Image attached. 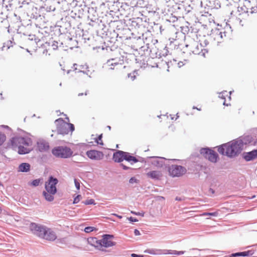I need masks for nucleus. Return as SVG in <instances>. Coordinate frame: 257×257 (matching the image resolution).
I'll list each match as a JSON object with an SVG mask.
<instances>
[{
  "instance_id": "f257e3e1",
  "label": "nucleus",
  "mask_w": 257,
  "mask_h": 257,
  "mask_svg": "<svg viewBox=\"0 0 257 257\" xmlns=\"http://www.w3.org/2000/svg\"><path fill=\"white\" fill-rule=\"evenodd\" d=\"M253 137L249 135H244L238 138L216 147L217 152L222 156H225L229 159H234L238 157L246 146L252 142Z\"/></svg>"
},
{
  "instance_id": "f03ea898",
  "label": "nucleus",
  "mask_w": 257,
  "mask_h": 257,
  "mask_svg": "<svg viewBox=\"0 0 257 257\" xmlns=\"http://www.w3.org/2000/svg\"><path fill=\"white\" fill-rule=\"evenodd\" d=\"M29 229L32 233L40 239L53 241L57 239V235L51 228L43 224L31 222Z\"/></svg>"
},
{
  "instance_id": "7ed1b4c3",
  "label": "nucleus",
  "mask_w": 257,
  "mask_h": 257,
  "mask_svg": "<svg viewBox=\"0 0 257 257\" xmlns=\"http://www.w3.org/2000/svg\"><path fill=\"white\" fill-rule=\"evenodd\" d=\"M58 182V179L53 175L49 176L45 182V191L42 192V195L47 201L51 202L54 200V196L58 191L57 185Z\"/></svg>"
},
{
  "instance_id": "20e7f679",
  "label": "nucleus",
  "mask_w": 257,
  "mask_h": 257,
  "mask_svg": "<svg viewBox=\"0 0 257 257\" xmlns=\"http://www.w3.org/2000/svg\"><path fill=\"white\" fill-rule=\"evenodd\" d=\"M51 153L56 158L61 159H68L78 155V153L73 154L71 149L66 146H56L52 149Z\"/></svg>"
},
{
  "instance_id": "39448f33",
  "label": "nucleus",
  "mask_w": 257,
  "mask_h": 257,
  "mask_svg": "<svg viewBox=\"0 0 257 257\" xmlns=\"http://www.w3.org/2000/svg\"><path fill=\"white\" fill-rule=\"evenodd\" d=\"M57 132L58 135H65L69 132L72 134L75 130L73 124L66 122L62 118H59L55 120Z\"/></svg>"
},
{
  "instance_id": "423d86ee",
  "label": "nucleus",
  "mask_w": 257,
  "mask_h": 257,
  "mask_svg": "<svg viewBox=\"0 0 257 257\" xmlns=\"http://www.w3.org/2000/svg\"><path fill=\"white\" fill-rule=\"evenodd\" d=\"M71 28L70 22L68 20L66 21H62L60 25H55L51 27L50 35L51 36L55 35L59 36L61 35L67 34L69 32Z\"/></svg>"
},
{
  "instance_id": "0eeeda50",
  "label": "nucleus",
  "mask_w": 257,
  "mask_h": 257,
  "mask_svg": "<svg viewBox=\"0 0 257 257\" xmlns=\"http://www.w3.org/2000/svg\"><path fill=\"white\" fill-rule=\"evenodd\" d=\"M200 154L194 153L191 155L190 159L186 162V166L188 170L195 172L201 170L203 165L199 162Z\"/></svg>"
},
{
  "instance_id": "6e6552de",
  "label": "nucleus",
  "mask_w": 257,
  "mask_h": 257,
  "mask_svg": "<svg viewBox=\"0 0 257 257\" xmlns=\"http://www.w3.org/2000/svg\"><path fill=\"white\" fill-rule=\"evenodd\" d=\"M199 153L200 155H202L205 159L211 163H216L219 160L218 153L210 148L207 147L201 148Z\"/></svg>"
},
{
  "instance_id": "1a4fd4ad",
  "label": "nucleus",
  "mask_w": 257,
  "mask_h": 257,
  "mask_svg": "<svg viewBox=\"0 0 257 257\" xmlns=\"http://www.w3.org/2000/svg\"><path fill=\"white\" fill-rule=\"evenodd\" d=\"M167 169L169 175L172 177H180L187 172L186 168L181 165H168Z\"/></svg>"
},
{
  "instance_id": "9d476101",
  "label": "nucleus",
  "mask_w": 257,
  "mask_h": 257,
  "mask_svg": "<svg viewBox=\"0 0 257 257\" xmlns=\"http://www.w3.org/2000/svg\"><path fill=\"white\" fill-rule=\"evenodd\" d=\"M23 145L26 146H31L33 144L32 140L28 137H14L11 138L12 148L15 150L18 145Z\"/></svg>"
},
{
  "instance_id": "9b49d317",
  "label": "nucleus",
  "mask_w": 257,
  "mask_h": 257,
  "mask_svg": "<svg viewBox=\"0 0 257 257\" xmlns=\"http://www.w3.org/2000/svg\"><path fill=\"white\" fill-rule=\"evenodd\" d=\"M117 25L116 26V29L113 30V32L112 33V37H115L116 38H119L120 39H122L124 38V36H123V32L128 31V29L124 28L125 27H127V25L125 24V22L124 20H120L119 21H116Z\"/></svg>"
},
{
  "instance_id": "f8f14e48",
  "label": "nucleus",
  "mask_w": 257,
  "mask_h": 257,
  "mask_svg": "<svg viewBox=\"0 0 257 257\" xmlns=\"http://www.w3.org/2000/svg\"><path fill=\"white\" fill-rule=\"evenodd\" d=\"M125 152L121 150H116L113 153L112 155V160L115 163H120L119 166L124 170H128L130 169H133V168L126 166L122 162L124 161Z\"/></svg>"
},
{
  "instance_id": "ddd939ff",
  "label": "nucleus",
  "mask_w": 257,
  "mask_h": 257,
  "mask_svg": "<svg viewBox=\"0 0 257 257\" xmlns=\"http://www.w3.org/2000/svg\"><path fill=\"white\" fill-rule=\"evenodd\" d=\"M114 238V236L113 234H103L102 235L101 248L102 247L108 248L115 245L116 243L110 240Z\"/></svg>"
},
{
  "instance_id": "4468645a",
  "label": "nucleus",
  "mask_w": 257,
  "mask_h": 257,
  "mask_svg": "<svg viewBox=\"0 0 257 257\" xmlns=\"http://www.w3.org/2000/svg\"><path fill=\"white\" fill-rule=\"evenodd\" d=\"M147 159H153L151 162V164L157 167V168H162L163 166H165V168H167L168 166H167L164 162V160H167V159L164 157H158V156H151L148 157Z\"/></svg>"
},
{
  "instance_id": "2eb2a0df",
  "label": "nucleus",
  "mask_w": 257,
  "mask_h": 257,
  "mask_svg": "<svg viewBox=\"0 0 257 257\" xmlns=\"http://www.w3.org/2000/svg\"><path fill=\"white\" fill-rule=\"evenodd\" d=\"M87 157L92 160H100L104 157L102 152L96 150H90L86 152Z\"/></svg>"
},
{
  "instance_id": "dca6fc26",
  "label": "nucleus",
  "mask_w": 257,
  "mask_h": 257,
  "mask_svg": "<svg viewBox=\"0 0 257 257\" xmlns=\"http://www.w3.org/2000/svg\"><path fill=\"white\" fill-rule=\"evenodd\" d=\"M119 0H113L112 1H107V7L110 10V13H116L118 11H122L120 8L121 5Z\"/></svg>"
},
{
  "instance_id": "f3484780",
  "label": "nucleus",
  "mask_w": 257,
  "mask_h": 257,
  "mask_svg": "<svg viewBox=\"0 0 257 257\" xmlns=\"http://www.w3.org/2000/svg\"><path fill=\"white\" fill-rule=\"evenodd\" d=\"M241 154L242 158L246 162L252 161L257 159V149L249 152H243Z\"/></svg>"
},
{
  "instance_id": "a211bd4d",
  "label": "nucleus",
  "mask_w": 257,
  "mask_h": 257,
  "mask_svg": "<svg viewBox=\"0 0 257 257\" xmlns=\"http://www.w3.org/2000/svg\"><path fill=\"white\" fill-rule=\"evenodd\" d=\"M226 34L225 31H222L221 30L216 28L211 30L209 35L213 38L214 40H218L219 38L222 39L224 37H226Z\"/></svg>"
},
{
  "instance_id": "6ab92c4d",
  "label": "nucleus",
  "mask_w": 257,
  "mask_h": 257,
  "mask_svg": "<svg viewBox=\"0 0 257 257\" xmlns=\"http://www.w3.org/2000/svg\"><path fill=\"white\" fill-rule=\"evenodd\" d=\"M87 240L88 243L90 245L99 250H103V249H101V239H98L96 237H90L87 238Z\"/></svg>"
},
{
  "instance_id": "aec40b11",
  "label": "nucleus",
  "mask_w": 257,
  "mask_h": 257,
  "mask_svg": "<svg viewBox=\"0 0 257 257\" xmlns=\"http://www.w3.org/2000/svg\"><path fill=\"white\" fill-rule=\"evenodd\" d=\"M254 253V250L252 249L247 250L243 251H239L234 253H232L229 255L228 257H245L250 256L253 255ZM224 257H227L226 256Z\"/></svg>"
},
{
  "instance_id": "412c9836",
  "label": "nucleus",
  "mask_w": 257,
  "mask_h": 257,
  "mask_svg": "<svg viewBox=\"0 0 257 257\" xmlns=\"http://www.w3.org/2000/svg\"><path fill=\"white\" fill-rule=\"evenodd\" d=\"M136 0H127L126 2H121V5L120 8L124 11H130L131 8L135 7V5H137Z\"/></svg>"
},
{
  "instance_id": "4be33fe9",
  "label": "nucleus",
  "mask_w": 257,
  "mask_h": 257,
  "mask_svg": "<svg viewBox=\"0 0 257 257\" xmlns=\"http://www.w3.org/2000/svg\"><path fill=\"white\" fill-rule=\"evenodd\" d=\"M44 14L41 7L39 9L36 7H33L31 10L30 18L33 19L37 20Z\"/></svg>"
},
{
  "instance_id": "5701e85b",
  "label": "nucleus",
  "mask_w": 257,
  "mask_h": 257,
  "mask_svg": "<svg viewBox=\"0 0 257 257\" xmlns=\"http://www.w3.org/2000/svg\"><path fill=\"white\" fill-rule=\"evenodd\" d=\"M53 2V0H46L44 5L41 7L43 13L45 11L46 12H50L55 10V7L51 5Z\"/></svg>"
},
{
  "instance_id": "b1692460",
  "label": "nucleus",
  "mask_w": 257,
  "mask_h": 257,
  "mask_svg": "<svg viewBox=\"0 0 257 257\" xmlns=\"http://www.w3.org/2000/svg\"><path fill=\"white\" fill-rule=\"evenodd\" d=\"M31 169V165L26 162L20 163L17 168L18 172L28 173L30 171Z\"/></svg>"
},
{
  "instance_id": "393cba45",
  "label": "nucleus",
  "mask_w": 257,
  "mask_h": 257,
  "mask_svg": "<svg viewBox=\"0 0 257 257\" xmlns=\"http://www.w3.org/2000/svg\"><path fill=\"white\" fill-rule=\"evenodd\" d=\"M147 176L154 180H160L162 176V173L159 171H151L147 173Z\"/></svg>"
},
{
  "instance_id": "a878e982",
  "label": "nucleus",
  "mask_w": 257,
  "mask_h": 257,
  "mask_svg": "<svg viewBox=\"0 0 257 257\" xmlns=\"http://www.w3.org/2000/svg\"><path fill=\"white\" fill-rule=\"evenodd\" d=\"M147 46V49H146V51H149L150 52V56L152 58L154 59L155 58H157L159 57V58L162 57V53L159 52L158 50V49H156V48H152L150 49L149 46V44H147L146 45ZM146 49H144V51H145Z\"/></svg>"
},
{
  "instance_id": "bb28decb",
  "label": "nucleus",
  "mask_w": 257,
  "mask_h": 257,
  "mask_svg": "<svg viewBox=\"0 0 257 257\" xmlns=\"http://www.w3.org/2000/svg\"><path fill=\"white\" fill-rule=\"evenodd\" d=\"M37 147L40 152H46L50 149L49 144L44 140L37 142Z\"/></svg>"
},
{
  "instance_id": "cd10ccee",
  "label": "nucleus",
  "mask_w": 257,
  "mask_h": 257,
  "mask_svg": "<svg viewBox=\"0 0 257 257\" xmlns=\"http://www.w3.org/2000/svg\"><path fill=\"white\" fill-rule=\"evenodd\" d=\"M124 161L129 163L131 165L135 164L137 161L136 156H134L133 154L129 152H125Z\"/></svg>"
},
{
  "instance_id": "c85d7f7f",
  "label": "nucleus",
  "mask_w": 257,
  "mask_h": 257,
  "mask_svg": "<svg viewBox=\"0 0 257 257\" xmlns=\"http://www.w3.org/2000/svg\"><path fill=\"white\" fill-rule=\"evenodd\" d=\"M17 148L18 149V153L20 155L28 154L33 150L32 149L28 148L22 145H18Z\"/></svg>"
},
{
  "instance_id": "c756f323",
  "label": "nucleus",
  "mask_w": 257,
  "mask_h": 257,
  "mask_svg": "<svg viewBox=\"0 0 257 257\" xmlns=\"http://www.w3.org/2000/svg\"><path fill=\"white\" fill-rule=\"evenodd\" d=\"M90 147V145L86 143H78L75 145V148L80 152H81V153H83L84 151Z\"/></svg>"
},
{
  "instance_id": "7c9ffc66",
  "label": "nucleus",
  "mask_w": 257,
  "mask_h": 257,
  "mask_svg": "<svg viewBox=\"0 0 257 257\" xmlns=\"http://www.w3.org/2000/svg\"><path fill=\"white\" fill-rule=\"evenodd\" d=\"M11 139L10 140L9 142H8L6 144H5L3 147H1L0 148V154L2 156H4L5 158L7 157L5 155V154L8 149H9L11 147L12 148V145H11Z\"/></svg>"
},
{
  "instance_id": "2f4dec72",
  "label": "nucleus",
  "mask_w": 257,
  "mask_h": 257,
  "mask_svg": "<svg viewBox=\"0 0 257 257\" xmlns=\"http://www.w3.org/2000/svg\"><path fill=\"white\" fill-rule=\"evenodd\" d=\"M108 48H109V47L106 45L105 42H103L101 46L93 47L92 49L99 52L100 51L107 50Z\"/></svg>"
},
{
  "instance_id": "473e14b6",
  "label": "nucleus",
  "mask_w": 257,
  "mask_h": 257,
  "mask_svg": "<svg viewBox=\"0 0 257 257\" xmlns=\"http://www.w3.org/2000/svg\"><path fill=\"white\" fill-rule=\"evenodd\" d=\"M130 21H131V25L132 26H133L135 28H136V27L140 28V26L141 25L139 24V21L141 22V20L140 18H137L136 19L134 18L132 20H130Z\"/></svg>"
},
{
  "instance_id": "72a5a7b5",
  "label": "nucleus",
  "mask_w": 257,
  "mask_h": 257,
  "mask_svg": "<svg viewBox=\"0 0 257 257\" xmlns=\"http://www.w3.org/2000/svg\"><path fill=\"white\" fill-rule=\"evenodd\" d=\"M168 254H174L177 255H182L185 253V251H177L176 250L168 249Z\"/></svg>"
},
{
  "instance_id": "f704fd0d",
  "label": "nucleus",
  "mask_w": 257,
  "mask_h": 257,
  "mask_svg": "<svg viewBox=\"0 0 257 257\" xmlns=\"http://www.w3.org/2000/svg\"><path fill=\"white\" fill-rule=\"evenodd\" d=\"M202 48H203V46L202 44H197L194 50L192 51L193 53L196 55H200V51H201Z\"/></svg>"
},
{
  "instance_id": "c9c22d12",
  "label": "nucleus",
  "mask_w": 257,
  "mask_h": 257,
  "mask_svg": "<svg viewBox=\"0 0 257 257\" xmlns=\"http://www.w3.org/2000/svg\"><path fill=\"white\" fill-rule=\"evenodd\" d=\"M102 134H101L98 136L97 138L94 139V142L98 145L103 146V143L102 140Z\"/></svg>"
},
{
  "instance_id": "e433bc0d",
  "label": "nucleus",
  "mask_w": 257,
  "mask_h": 257,
  "mask_svg": "<svg viewBox=\"0 0 257 257\" xmlns=\"http://www.w3.org/2000/svg\"><path fill=\"white\" fill-rule=\"evenodd\" d=\"M42 180L43 179L42 178L34 179L30 183V185L33 187H37L40 185V183Z\"/></svg>"
},
{
  "instance_id": "4c0bfd02",
  "label": "nucleus",
  "mask_w": 257,
  "mask_h": 257,
  "mask_svg": "<svg viewBox=\"0 0 257 257\" xmlns=\"http://www.w3.org/2000/svg\"><path fill=\"white\" fill-rule=\"evenodd\" d=\"M168 249H155V255L168 254Z\"/></svg>"
},
{
  "instance_id": "58836bf2",
  "label": "nucleus",
  "mask_w": 257,
  "mask_h": 257,
  "mask_svg": "<svg viewBox=\"0 0 257 257\" xmlns=\"http://www.w3.org/2000/svg\"><path fill=\"white\" fill-rule=\"evenodd\" d=\"M96 230H97V228L96 227L90 226H86L84 229V231L86 233H90Z\"/></svg>"
},
{
  "instance_id": "ea45409f",
  "label": "nucleus",
  "mask_w": 257,
  "mask_h": 257,
  "mask_svg": "<svg viewBox=\"0 0 257 257\" xmlns=\"http://www.w3.org/2000/svg\"><path fill=\"white\" fill-rule=\"evenodd\" d=\"M75 8H77V13L78 14V18H81L84 15V9L80 7H75Z\"/></svg>"
},
{
  "instance_id": "a19ab883",
  "label": "nucleus",
  "mask_w": 257,
  "mask_h": 257,
  "mask_svg": "<svg viewBox=\"0 0 257 257\" xmlns=\"http://www.w3.org/2000/svg\"><path fill=\"white\" fill-rule=\"evenodd\" d=\"M137 5H135V7L143 8L145 7V2L143 0H136Z\"/></svg>"
},
{
  "instance_id": "79ce46f5",
  "label": "nucleus",
  "mask_w": 257,
  "mask_h": 257,
  "mask_svg": "<svg viewBox=\"0 0 257 257\" xmlns=\"http://www.w3.org/2000/svg\"><path fill=\"white\" fill-rule=\"evenodd\" d=\"M129 183L131 184H139L140 182V181L137 179L135 176L131 177V178L129 179Z\"/></svg>"
},
{
  "instance_id": "37998d69",
  "label": "nucleus",
  "mask_w": 257,
  "mask_h": 257,
  "mask_svg": "<svg viewBox=\"0 0 257 257\" xmlns=\"http://www.w3.org/2000/svg\"><path fill=\"white\" fill-rule=\"evenodd\" d=\"M82 203L86 205H95V200L93 199H90L86 200L84 201H82Z\"/></svg>"
},
{
  "instance_id": "c03bdc74",
  "label": "nucleus",
  "mask_w": 257,
  "mask_h": 257,
  "mask_svg": "<svg viewBox=\"0 0 257 257\" xmlns=\"http://www.w3.org/2000/svg\"><path fill=\"white\" fill-rule=\"evenodd\" d=\"M6 140V136L5 134L0 132V147L2 146Z\"/></svg>"
},
{
  "instance_id": "a18cd8bd",
  "label": "nucleus",
  "mask_w": 257,
  "mask_h": 257,
  "mask_svg": "<svg viewBox=\"0 0 257 257\" xmlns=\"http://www.w3.org/2000/svg\"><path fill=\"white\" fill-rule=\"evenodd\" d=\"M77 8H74L70 13V16L74 19L78 18V14L77 13Z\"/></svg>"
},
{
  "instance_id": "49530a36",
  "label": "nucleus",
  "mask_w": 257,
  "mask_h": 257,
  "mask_svg": "<svg viewBox=\"0 0 257 257\" xmlns=\"http://www.w3.org/2000/svg\"><path fill=\"white\" fill-rule=\"evenodd\" d=\"M136 157L137 158V161L135 162V163H137L138 162H141V163L146 164L147 163L145 158L142 157L141 156H138V155H136Z\"/></svg>"
},
{
  "instance_id": "de8ad7c7",
  "label": "nucleus",
  "mask_w": 257,
  "mask_h": 257,
  "mask_svg": "<svg viewBox=\"0 0 257 257\" xmlns=\"http://www.w3.org/2000/svg\"><path fill=\"white\" fill-rule=\"evenodd\" d=\"M218 213L217 211L212 212H205L203 213V215H205V216L208 215V216H214V217L217 216L218 215Z\"/></svg>"
},
{
  "instance_id": "09e8293b",
  "label": "nucleus",
  "mask_w": 257,
  "mask_h": 257,
  "mask_svg": "<svg viewBox=\"0 0 257 257\" xmlns=\"http://www.w3.org/2000/svg\"><path fill=\"white\" fill-rule=\"evenodd\" d=\"M81 198V195H80V194L77 195L76 196H75L73 198V204H75L78 203L80 201Z\"/></svg>"
},
{
  "instance_id": "8fccbe9b",
  "label": "nucleus",
  "mask_w": 257,
  "mask_h": 257,
  "mask_svg": "<svg viewBox=\"0 0 257 257\" xmlns=\"http://www.w3.org/2000/svg\"><path fill=\"white\" fill-rule=\"evenodd\" d=\"M51 46L53 48L54 50H56L58 48V42L57 41H52V44Z\"/></svg>"
},
{
  "instance_id": "3c124183",
  "label": "nucleus",
  "mask_w": 257,
  "mask_h": 257,
  "mask_svg": "<svg viewBox=\"0 0 257 257\" xmlns=\"http://www.w3.org/2000/svg\"><path fill=\"white\" fill-rule=\"evenodd\" d=\"M162 65H167V66H168V69L167 70V71L168 72H169V67H170V64L172 65V61L171 60V61H163L162 60Z\"/></svg>"
},
{
  "instance_id": "603ef678",
  "label": "nucleus",
  "mask_w": 257,
  "mask_h": 257,
  "mask_svg": "<svg viewBox=\"0 0 257 257\" xmlns=\"http://www.w3.org/2000/svg\"><path fill=\"white\" fill-rule=\"evenodd\" d=\"M131 213L134 215L141 216L143 217L145 214V212L142 211L141 212H136L134 211H131Z\"/></svg>"
},
{
  "instance_id": "864d4df0",
  "label": "nucleus",
  "mask_w": 257,
  "mask_h": 257,
  "mask_svg": "<svg viewBox=\"0 0 257 257\" xmlns=\"http://www.w3.org/2000/svg\"><path fill=\"white\" fill-rule=\"evenodd\" d=\"M144 252L148 253H149L151 254L155 255V249H154V248L147 249L144 251Z\"/></svg>"
},
{
  "instance_id": "5fc2aeb1",
  "label": "nucleus",
  "mask_w": 257,
  "mask_h": 257,
  "mask_svg": "<svg viewBox=\"0 0 257 257\" xmlns=\"http://www.w3.org/2000/svg\"><path fill=\"white\" fill-rule=\"evenodd\" d=\"M135 73H137V70H134L133 71V74L132 73H128L127 77L128 78H131L132 80L133 81L136 79V75H135Z\"/></svg>"
},
{
  "instance_id": "6e6d98bb",
  "label": "nucleus",
  "mask_w": 257,
  "mask_h": 257,
  "mask_svg": "<svg viewBox=\"0 0 257 257\" xmlns=\"http://www.w3.org/2000/svg\"><path fill=\"white\" fill-rule=\"evenodd\" d=\"M75 186L77 190H79L80 188L79 181L76 179H74Z\"/></svg>"
},
{
  "instance_id": "4d7b16f0",
  "label": "nucleus",
  "mask_w": 257,
  "mask_h": 257,
  "mask_svg": "<svg viewBox=\"0 0 257 257\" xmlns=\"http://www.w3.org/2000/svg\"><path fill=\"white\" fill-rule=\"evenodd\" d=\"M208 52V50L207 49H204V48H202V49H201V51H200V54L199 55L205 57V54L207 53Z\"/></svg>"
},
{
  "instance_id": "13d9d810",
  "label": "nucleus",
  "mask_w": 257,
  "mask_h": 257,
  "mask_svg": "<svg viewBox=\"0 0 257 257\" xmlns=\"http://www.w3.org/2000/svg\"><path fill=\"white\" fill-rule=\"evenodd\" d=\"M127 219L131 223L138 221V219L137 218L130 216L127 218Z\"/></svg>"
},
{
  "instance_id": "bf43d9fd",
  "label": "nucleus",
  "mask_w": 257,
  "mask_h": 257,
  "mask_svg": "<svg viewBox=\"0 0 257 257\" xmlns=\"http://www.w3.org/2000/svg\"><path fill=\"white\" fill-rule=\"evenodd\" d=\"M131 257H145L144 255H143L142 254H137V253H131Z\"/></svg>"
},
{
  "instance_id": "052dcab7",
  "label": "nucleus",
  "mask_w": 257,
  "mask_h": 257,
  "mask_svg": "<svg viewBox=\"0 0 257 257\" xmlns=\"http://www.w3.org/2000/svg\"><path fill=\"white\" fill-rule=\"evenodd\" d=\"M29 39L31 41L35 40L36 41V36L35 35H29Z\"/></svg>"
},
{
  "instance_id": "680f3d73",
  "label": "nucleus",
  "mask_w": 257,
  "mask_h": 257,
  "mask_svg": "<svg viewBox=\"0 0 257 257\" xmlns=\"http://www.w3.org/2000/svg\"><path fill=\"white\" fill-rule=\"evenodd\" d=\"M184 197H179V196H176L175 197V200L176 201H183L184 200Z\"/></svg>"
},
{
  "instance_id": "e2e57ef3",
  "label": "nucleus",
  "mask_w": 257,
  "mask_h": 257,
  "mask_svg": "<svg viewBox=\"0 0 257 257\" xmlns=\"http://www.w3.org/2000/svg\"><path fill=\"white\" fill-rule=\"evenodd\" d=\"M165 52L162 54V56H166L168 55V53L169 52L168 50L167 49V47L166 46L164 48Z\"/></svg>"
},
{
  "instance_id": "0e129e2a",
  "label": "nucleus",
  "mask_w": 257,
  "mask_h": 257,
  "mask_svg": "<svg viewBox=\"0 0 257 257\" xmlns=\"http://www.w3.org/2000/svg\"><path fill=\"white\" fill-rule=\"evenodd\" d=\"M226 92V91H222V92H220V93H219V98H220L221 99H224V100H225V96H224L223 94H222V95H221V94H222V93H224V92Z\"/></svg>"
},
{
  "instance_id": "69168bd1",
  "label": "nucleus",
  "mask_w": 257,
  "mask_h": 257,
  "mask_svg": "<svg viewBox=\"0 0 257 257\" xmlns=\"http://www.w3.org/2000/svg\"><path fill=\"white\" fill-rule=\"evenodd\" d=\"M251 14H253L257 12V7H252L251 9Z\"/></svg>"
},
{
  "instance_id": "338daca9",
  "label": "nucleus",
  "mask_w": 257,
  "mask_h": 257,
  "mask_svg": "<svg viewBox=\"0 0 257 257\" xmlns=\"http://www.w3.org/2000/svg\"><path fill=\"white\" fill-rule=\"evenodd\" d=\"M134 234L136 236H139L141 234L140 231L138 229H135L134 230Z\"/></svg>"
},
{
  "instance_id": "774afa93",
  "label": "nucleus",
  "mask_w": 257,
  "mask_h": 257,
  "mask_svg": "<svg viewBox=\"0 0 257 257\" xmlns=\"http://www.w3.org/2000/svg\"><path fill=\"white\" fill-rule=\"evenodd\" d=\"M52 41H53V39L52 37L48 42H46V44H47L49 46H51L52 44Z\"/></svg>"
}]
</instances>
